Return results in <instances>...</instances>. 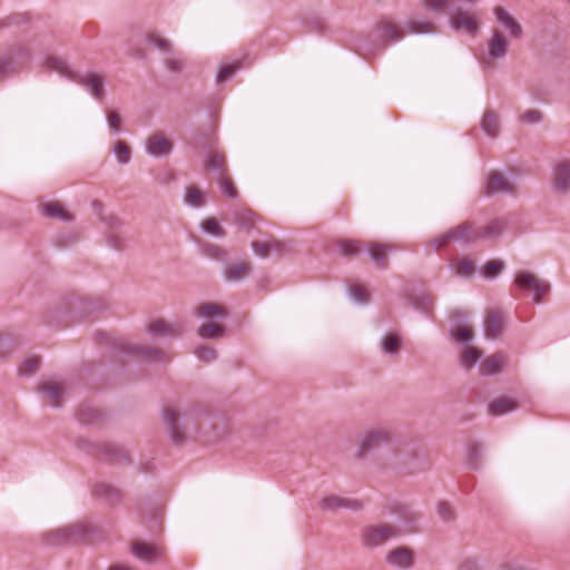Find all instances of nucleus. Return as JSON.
Here are the masks:
<instances>
[{"label":"nucleus","mask_w":570,"mask_h":570,"mask_svg":"<svg viewBox=\"0 0 570 570\" xmlns=\"http://www.w3.org/2000/svg\"><path fill=\"white\" fill-rule=\"evenodd\" d=\"M514 284L522 291H532L533 302L537 304L541 303L543 296L550 291V285L547 282L527 271L517 273Z\"/></svg>","instance_id":"nucleus-8"},{"label":"nucleus","mask_w":570,"mask_h":570,"mask_svg":"<svg viewBox=\"0 0 570 570\" xmlns=\"http://www.w3.org/2000/svg\"><path fill=\"white\" fill-rule=\"evenodd\" d=\"M405 27L412 33H434L436 31L435 24L429 20H410Z\"/></svg>","instance_id":"nucleus-41"},{"label":"nucleus","mask_w":570,"mask_h":570,"mask_svg":"<svg viewBox=\"0 0 570 570\" xmlns=\"http://www.w3.org/2000/svg\"><path fill=\"white\" fill-rule=\"evenodd\" d=\"M137 42L146 41L156 47L161 52L169 53L171 51V45L169 40L160 37L157 33H140L137 36Z\"/></svg>","instance_id":"nucleus-38"},{"label":"nucleus","mask_w":570,"mask_h":570,"mask_svg":"<svg viewBox=\"0 0 570 570\" xmlns=\"http://www.w3.org/2000/svg\"><path fill=\"white\" fill-rule=\"evenodd\" d=\"M252 248L255 252L256 255L261 257H267L271 253V250H282L283 245L278 240H271V242H259V240H253L252 242Z\"/></svg>","instance_id":"nucleus-40"},{"label":"nucleus","mask_w":570,"mask_h":570,"mask_svg":"<svg viewBox=\"0 0 570 570\" xmlns=\"http://www.w3.org/2000/svg\"><path fill=\"white\" fill-rule=\"evenodd\" d=\"M197 357L205 363H209L216 360L217 351L214 347L202 345L195 350Z\"/></svg>","instance_id":"nucleus-57"},{"label":"nucleus","mask_w":570,"mask_h":570,"mask_svg":"<svg viewBox=\"0 0 570 570\" xmlns=\"http://www.w3.org/2000/svg\"><path fill=\"white\" fill-rule=\"evenodd\" d=\"M114 153L117 157L118 163L127 164L131 158L130 147L124 140H118L114 146Z\"/></svg>","instance_id":"nucleus-53"},{"label":"nucleus","mask_w":570,"mask_h":570,"mask_svg":"<svg viewBox=\"0 0 570 570\" xmlns=\"http://www.w3.org/2000/svg\"><path fill=\"white\" fill-rule=\"evenodd\" d=\"M366 242L357 239H340L337 242L338 253L347 258H356L365 253Z\"/></svg>","instance_id":"nucleus-24"},{"label":"nucleus","mask_w":570,"mask_h":570,"mask_svg":"<svg viewBox=\"0 0 570 570\" xmlns=\"http://www.w3.org/2000/svg\"><path fill=\"white\" fill-rule=\"evenodd\" d=\"M173 142L161 131L154 132L146 142L147 153L154 157L168 156L173 151Z\"/></svg>","instance_id":"nucleus-15"},{"label":"nucleus","mask_w":570,"mask_h":570,"mask_svg":"<svg viewBox=\"0 0 570 570\" xmlns=\"http://www.w3.org/2000/svg\"><path fill=\"white\" fill-rule=\"evenodd\" d=\"M322 508L328 510H336L341 508H348L352 510H360L361 503L357 500H346L335 495L324 498L321 502Z\"/></svg>","instance_id":"nucleus-32"},{"label":"nucleus","mask_w":570,"mask_h":570,"mask_svg":"<svg viewBox=\"0 0 570 570\" xmlns=\"http://www.w3.org/2000/svg\"><path fill=\"white\" fill-rule=\"evenodd\" d=\"M39 392L46 394L51 406L60 407L62 405L63 391L58 384L53 382H46L39 386Z\"/></svg>","instance_id":"nucleus-29"},{"label":"nucleus","mask_w":570,"mask_h":570,"mask_svg":"<svg viewBox=\"0 0 570 570\" xmlns=\"http://www.w3.org/2000/svg\"><path fill=\"white\" fill-rule=\"evenodd\" d=\"M47 66L48 68L55 69L61 73H65L69 77V73L71 72L68 69V66L65 60L58 58V57H49L47 58Z\"/></svg>","instance_id":"nucleus-59"},{"label":"nucleus","mask_w":570,"mask_h":570,"mask_svg":"<svg viewBox=\"0 0 570 570\" xmlns=\"http://www.w3.org/2000/svg\"><path fill=\"white\" fill-rule=\"evenodd\" d=\"M31 60L30 50L24 46H14L0 55V80L24 69Z\"/></svg>","instance_id":"nucleus-5"},{"label":"nucleus","mask_w":570,"mask_h":570,"mask_svg":"<svg viewBox=\"0 0 570 570\" xmlns=\"http://www.w3.org/2000/svg\"><path fill=\"white\" fill-rule=\"evenodd\" d=\"M203 253L207 257L219 261V262H226L228 258L226 250L223 247L215 245V244H205L203 246Z\"/></svg>","instance_id":"nucleus-51"},{"label":"nucleus","mask_w":570,"mask_h":570,"mask_svg":"<svg viewBox=\"0 0 570 570\" xmlns=\"http://www.w3.org/2000/svg\"><path fill=\"white\" fill-rule=\"evenodd\" d=\"M206 157L204 159V171L206 175L214 174L222 177L229 173L226 154L217 147V139L210 138L205 146Z\"/></svg>","instance_id":"nucleus-6"},{"label":"nucleus","mask_w":570,"mask_h":570,"mask_svg":"<svg viewBox=\"0 0 570 570\" xmlns=\"http://www.w3.org/2000/svg\"><path fill=\"white\" fill-rule=\"evenodd\" d=\"M481 128L484 134L491 138H495L500 131L499 116L492 109H488L481 120Z\"/></svg>","instance_id":"nucleus-30"},{"label":"nucleus","mask_w":570,"mask_h":570,"mask_svg":"<svg viewBox=\"0 0 570 570\" xmlns=\"http://www.w3.org/2000/svg\"><path fill=\"white\" fill-rule=\"evenodd\" d=\"M216 181H217L222 193L224 194V196L232 198V199H235L238 197V191L232 180L229 173L222 177H216Z\"/></svg>","instance_id":"nucleus-42"},{"label":"nucleus","mask_w":570,"mask_h":570,"mask_svg":"<svg viewBox=\"0 0 570 570\" xmlns=\"http://www.w3.org/2000/svg\"><path fill=\"white\" fill-rule=\"evenodd\" d=\"M481 355L482 352L480 350L469 346L461 355V365L464 368L470 370L476 364Z\"/></svg>","instance_id":"nucleus-44"},{"label":"nucleus","mask_w":570,"mask_h":570,"mask_svg":"<svg viewBox=\"0 0 570 570\" xmlns=\"http://www.w3.org/2000/svg\"><path fill=\"white\" fill-rule=\"evenodd\" d=\"M423 8L436 13H449L451 0H421Z\"/></svg>","instance_id":"nucleus-47"},{"label":"nucleus","mask_w":570,"mask_h":570,"mask_svg":"<svg viewBox=\"0 0 570 570\" xmlns=\"http://www.w3.org/2000/svg\"><path fill=\"white\" fill-rule=\"evenodd\" d=\"M503 355L495 353L488 357L480 367V373L484 376H491L500 373L503 366Z\"/></svg>","instance_id":"nucleus-36"},{"label":"nucleus","mask_w":570,"mask_h":570,"mask_svg":"<svg viewBox=\"0 0 570 570\" xmlns=\"http://www.w3.org/2000/svg\"><path fill=\"white\" fill-rule=\"evenodd\" d=\"M203 229L210 234V235H214V236H224L225 235V232L224 229L219 226V224L217 223L216 219L214 218H208L206 219L204 223H203Z\"/></svg>","instance_id":"nucleus-60"},{"label":"nucleus","mask_w":570,"mask_h":570,"mask_svg":"<svg viewBox=\"0 0 570 570\" xmlns=\"http://www.w3.org/2000/svg\"><path fill=\"white\" fill-rule=\"evenodd\" d=\"M132 553L139 560L151 562L160 556V551L155 546H149L144 542H137L132 547Z\"/></svg>","instance_id":"nucleus-35"},{"label":"nucleus","mask_w":570,"mask_h":570,"mask_svg":"<svg viewBox=\"0 0 570 570\" xmlns=\"http://www.w3.org/2000/svg\"><path fill=\"white\" fill-rule=\"evenodd\" d=\"M163 416L171 442L178 446L183 445L186 436L184 432L179 430L177 411L173 407H166L163 412Z\"/></svg>","instance_id":"nucleus-17"},{"label":"nucleus","mask_w":570,"mask_h":570,"mask_svg":"<svg viewBox=\"0 0 570 570\" xmlns=\"http://www.w3.org/2000/svg\"><path fill=\"white\" fill-rule=\"evenodd\" d=\"M483 193L485 196L491 197L498 194H510L517 193V186L513 181L507 178L502 173L493 170L489 174L487 183L484 185Z\"/></svg>","instance_id":"nucleus-9"},{"label":"nucleus","mask_w":570,"mask_h":570,"mask_svg":"<svg viewBox=\"0 0 570 570\" xmlns=\"http://www.w3.org/2000/svg\"><path fill=\"white\" fill-rule=\"evenodd\" d=\"M92 495L97 499L105 500L109 504H117L122 499L121 491L109 483L96 484L92 489Z\"/></svg>","instance_id":"nucleus-23"},{"label":"nucleus","mask_w":570,"mask_h":570,"mask_svg":"<svg viewBox=\"0 0 570 570\" xmlns=\"http://www.w3.org/2000/svg\"><path fill=\"white\" fill-rule=\"evenodd\" d=\"M225 332L226 327L217 323H207L198 328V335L204 340L223 337Z\"/></svg>","instance_id":"nucleus-39"},{"label":"nucleus","mask_w":570,"mask_h":570,"mask_svg":"<svg viewBox=\"0 0 570 570\" xmlns=\"http://www.w3.org/2000/svg\"><path fill=\"white\" fill-rule=\"evenodd\" d=\"M396 249L397 247L394 244L366 242L364 254L370 256L376 268L386 269L389 267V254Z\"/></svg>","instance_id":"nucleus-10"},{"label":"nucleus","mask_w":570,"mask_h":570,"mask_svg":"<svg viewBox=\"0 0 570 570\" xmlns=\"http://www.w3.org/2000/svg\"><path fill=\"white\" fill-rule=\"evenodd\" d=\"M451 337L459 343H469L472 341L474 333L473 330L466 325L456 326L455 328H452Z\"/></svg>","instance_id":"nucleus-48"},{"label":"nucleus","mask_w":570,"mask_h":570,"mask_svg":"<svg viewBox=\"0 0 570 570\" xmlns=\"http://www.w3.org/2000/svg\"><path fill=\"white\" fill-rule=\"evenodd\" d=\"M519 407L518 402L508 396H499L489 403V414L493 416L504 415Z\"/></svg>","instance_id":"nucleus-25"},{"label":"nucleus","mask_w":570,"mask_h":570,"mask_svg":"<svg viewBox=\"0 0 570 570\" xmlns=\"http://www.w3.org/2000/svg\"><path fill=\"white\" fill-rule=\"evenodd\" d=\"M120 225V222L115 220V225L111 226V232L107 237V243L110 247L121 250L124 248V240L120 234L117 230V227Z\"/></svg>","instance_id":"nucleus-55"},{"label":"nucleus","mask_w":570,"mask_h":570,"mask_svg":"<svg viewBox=\"0 0 570 570\" xmlns=\"http://www.w3.org/2000/svg\"><path fill=\"white\" fill-rule=\"evenodd\" d=\"M412 305L414 308L428 314L433 308L434 298L429 294L413 296Z\"/></svg>","instance_id":"nucleus-49"},{"label":"nucleus","mask_w":570,"mask_h":570,"mask_svg":"<svg viewBox=\"0 0 570 570\" xmlns=\"http://www.w3.org/2000/svg\"><path fill=\"white\" fill-rule=\"evenodd\" d=\"M39 209L43 216L50 219H58L70 223L75 219L73 215L67 212L59 202H48L39 205Z\"/></svg>","instance_id":"nucleus-22"},{"label":"nucleus","mask_w":570,"mask_h":570,"mask_svg":"<svg viewBox=\"0 0 570 570\" xmlns=\"http://www.w3.org/2000/svg\"><path fill=\"white\" fill-rule=\"evenodd\" d=\"M449 22H450V27L453 30H456V31L464 30L470 36H475L480 29L478 19L469 11H464L462 9H458L450 17Z\"/></svg>","instance_id":"nucleus-13"},{"label":"nucleus","mask_w":570,"mask_h":570,"mask_svg":"<svg viewBox=\"0 0 570 570\" xmlns=\"http://www.w3.org/2000/svg\"><path fill=\"white\" fill-rule=\"evenodd\" d=\"M373 43L367 46V42L361 43L360 49H364L367 52L381 50L386 47L390 42H395L404 37V31L397 27L392 20L387 18L381 19L373 31L371 32Z\"/></svg>","instance_id":"nucleus-3"},{"label":"nucleus","mask_w":570,"mask_h":570,"mask_svg":"<svg viewBox=\"0 0 570 570\" xmlns=\"http://www.w3.org/2000/svg\"><path fill=\"white\" fill-rule=\"evenodd\" d=\"M390 442V433L384 429L366 431L361 439L357 456L363 459L368 454L379 451L381 448L389 445Z\"/></svg>","instance_id":"nucleus-7"},{"label":"nucleus","mask_w":570,"mask_h":570,"mask_svg":"<svg viewBox=\"0 0 570 570\" xmlns=\"http://www.w3.org/2000/svg\"><path fill=\"white\" fill-rule=\"evenodd\" d=\"M97 529L83 521L50 530L42 534V541L51 547L89 544Z\"/></svg>","instance_id":"nucleus-1"},{"label":"nucleus","mask_w":570,"mask_h":570,"mask_svg":"<svg viewBox=\"0 0 570 570\" xmlns=\"http://www.w3.org/2000/svg\"><path fill=\"white\" fill-rule=\"evenodd\" d=\"M504 268V263L499 259H492L484 264L482 267V274L487 278H494L498 276Z\"/></svg>","instance_id":"nucleus-52"},{"label":"nucleus","mask_w":570,"mask_h":570,"mask_svg":"<svg viewBox=\"0 0 570 570\" xmlns=\"http://www.w3.org/2000/svg\"><path fill=\"white\" fill-rule=\"evenodd\" d=\"M504 219H493L485 226L480 227L481 240L500 237L507 228Z\"/></svg>","instance_id":"nucleus-33"},{"label":"nucleus","mask_w":570,"mask_h":570,"mask_svg":"<svg viewBox=\"0 0 570 570\" xmlns=\"http://www.w3.org/2000/svg\"><path fill=\"white\" fill-rule=\"evenodd\" d=\"M148 331L155 336H170L176 337L181 335L183 328L178 323H169L163 318L153 321L149 324Z\"/></svg>","instance_id":"nucleus-20"},{"label":"nucleus","mask_w":570,"mask_h":570,"mask_svg":"<svg viewBox=\"0 0 570 570\" xmlns=\"http://www.w3.org/2000/svg\"><path fill=\"white\" fill-rule=\"evenodd\" d=\"M195 314L198 317H204V318H208V320H212L215 317L226 318L228 316V312L226 311V308L224 306H222L217 303H213V302L200 304L196 308Z\"/></svg>","instance_id":"nucleus-27"},{"label":"nucleus","mask_w":570,"mask_h":570,"mask_svg":"<svg viewBox=\"0 0 570 570\" xmlns=\"http://www.w3.org/2000/svg\"><path fill=\"white\" fill-rule=\"evenodd\" d=\"M401 347V336L396 333H390L382 340V350L386 354L397 353Z\"/></svg>","instance_id":"nucleus-45"},{"label":"nucleus","mask_w":570,"mask_h":570,"mask_svg":"<svg viewBox=\"0 0 570 570\" xmlns=\"http://www.w3.org/2000/svg\"><path fill=\"white\" fill-rule=\"evenodd\" d=\"M509 42L504 35L499 30H493L487 45L488 57L491 60H499L507 56Z\"/></svg>","instance_id":"nucleus-19"},{"label":"nucleus","mask_w":570,"mask_h":570,"mask_svg":"<svg viewBox=\"0 0 570 570\" xmlns=\"http://www.w3.org/2000/svg\"><path fill=\"white\" fill-rule=\"evenodd\" d=\"M551 187L557 194H567L570 190V160H561L554 165Z\"/></svg>","instance_id":"nucleus-14"},{"label":"nucleus","mask_w":570,"mask_h":570,"mask_svg":"<svg viewBox=\"0 0 570 570\" xmlns=\"http://www.w3.org/2000/svg\"><path fill=\"white\" fill-rule=\"evenodd\" d=\"M250 271L252 266L246 262L227 264L224 271V277L228 282H239L245 278Z\"/></svg>","instance_id":"nucleus-28"},{"label":"nucleus","mask_w":570,"mask_h":570,"mask_svg":"<svg viewBox=\"0 0 570 570\" xmlns=\"http://www.w3.org/2000/svg\"><path fill=\"white\" fill-rule=\"evenodd\" d=\"M68 314H69L68 308H61V307L50 308L43 314V323H46L47 325H50V326L65 327V326H67V323H65V320L68 316Z\"/></svg>","instance_id":"nucleus-34"},{"label":"nucleus","mask_w":570,"mask_h":570,"mask_svg":"<svg viewBox=\"0 0 570 570\" xmlns=\"http://www.w3.org/2000/svg\"><path fill=\"white\" fill-rule=\"evenodd\" d=\"M451 229L454 233V242L472 244L481 240L480 227L475 226L473 222L465 220Z\"/></svg>","instance_id":"nucleus-18"},{"label":"nucleus","mask_w":570,"mask_h":570,"mask_svg":"<svg viewBox=\"0 0 570 570\" xmlns=\"http://www.w3.org/2000/svg\"><path fill=\"white\" fill-rule=\"evenodd\" d=\"M185 202L193 207H200L205 204L203 193L196 187H187Z\"/></svg>","instance_id":"nucleus-54"},{"label":"nucleus","mask_w":570,"mask_h":570,"mask_svg":"<svg viewBox=\"0 0 570 570\" xmlns=\"http://www.w3.org/2000/svg\"><path fill=\"white\" fill-rule=\"evenodd\" d=\"M107 121H108V126L112 132H116V134L119 132L121 118L118 112L108 111L107 112Z\"/></svg>","instance_id":"nucleus-64"},{"label":"nucleus","mask_w":570,"mask_h":570,"mask_svg":"<svg viewBox=\"0 0 570 570\" xmlns=\"http://www.w3.org/2000/svg\"><path fill=\"white\" fill-rule=\"evenodd\" d=\"M454 233H452V229H448L445 233L434 237L433 239H431L430 242V246L434 249V250H440L441 248L448 246V244L451 242V240H454V236H453Z\"/></svg>","instance_id":"nucleus-56"},{"label":"nucleus","mask_w":570,"mask_h":570,"mask_svg":"<svg viewBox=\"0 0 570 570\" xmlns=\"http://www.w3.org/2000/svg\"><path fill=\"white\" fill-rule=\"evenodd\" d=\"M466 464L471 470L480 468L482 456V445L475 440H469L466 443Z\"/></svg>","instance_id":"nucleus-37"},{"label":"nucleus","mask_w":570,"mask_h":570,"mask_svg":"<svg viewBox=\"0 0 570 570\" xmlns=\"http://www.w3.org/2000/svg\"><path fill=\"white\" fill-rule=\"evenodd\" d=\"M255 214L250 209H242L234 214V222L240 228L249 230L254 226Z\"/></svg>","instance_id":"nucleus-43"},{"label":"nucleus","mask_w":570,"mask_h":570,"mask_svg":"<svg viewBox=\"0 0 570 570\" xmlns=\"http://www.w3.org/2000/svg\"><path fill=\"white\" fill-rule=\"evenodd\" d=\"M505 316L500 309H489L484 320V332L488 337L497 338L504 330Z\"/></svg>","instance_id":"nucleus-16"},{"label":"nucleus","mask_w":570,"mask_h":570,"mask_svg":"<svg viewBox=\"0 0 570 570\" xmlns=\"http://www.w3.org/2000/svg\"><path fill=\"white\" fill-rule=\"evenodd\" d=\"M39 366H40L39 357L35 356V357L27 358L20 367V373L24 374V375H30L33 372H36L39 368Z\"/></svg>","instance_id":"nucleus-62"},{"label":"nucleus","mask_w":570,"mask_h":570,"mask_svg":"<svg viewBox=\"0 0 570 570\" xmlns=\"http://www.w3.org/2000/svg\"><path fill=\"white\" fill-rule=\"evenodd\" d=\"M100 342H105L114 351L134 356L135 358L148 362H169L170 357L157 347L130 344L124 338L114 337L108 333L100 332L97 335Z\"/></svg>","instance_id":"nucleus-2"},{"label":"nucleus","mask_w":570,"mask_h":570,"mask_svg":"<svg viewBox=\"0 0 570 570\" xmlns=\"http://www.w3.org/2000/svg\"><path fill=\"white\" fill-rule=\"evenodd\" d=\"M80 448H88V452L99 460L111 464H130L131 459L129 452L115 443H90L86 440L79 441Z\"/></svg>","instance_id":"nucleus-4"},{"label":"nucleus","mask_w":570,"mask_h":570,"mask_svg":"<svg viewBox=\"0 0 570 570\" xmlns=\"http://www.w3.org/2000/svg\"><path fill=\"white\" fill-rule=\"evenodd\" d=\"M543 115L537 109L525 111L520 116V120L528 124H538L542 120Z\"/></svg>","instance_id":"nucleus-63"},{"label":"nucleus","mask_w":570,"mask_h":570,"mask_svg":"<svg viewBox=\"0 0 570 570\" xmlns=\"http://www.w3.org/2000/svg\"><path fill=\"white\" fill-rule=\"evenodd\" d=\"M242 67V60H237L233 63L222 66L217 72V81L225 82L229 80L235 75V72L239 70Z\"/></svg>","instance_id":"nucleus-46"},{"label":"nucleus","mask_w":570,"mask_h":570,"mask_svg":"<svg viewBox=\"0 0 570 570\" xmlns=\"http://www.w3.org/2000/svg\"><path fill=\"white\" fill-rule=\"evenodd\" d=\"M29 22L27 13H12L6 18L0 19V31L12 26H20Z\"/></svg>","instance_id":"nucleus-50"},{"label":"nucleus","mask_w":570,"mask_h":570,"mask_svg":"<svg viewBox=\"0 0 570 570\" xmlns=\"http://www.w3.org/2000/svg\"><path fill=\"white\" fill-rule=\"evenodd\" d=\"M455 269L460 276H471L474 273L475 267L471 261L463 258L458 262Z\"/></svg>","instance_id":"nucleus-61"},{"label":"nucleus","mask_w":570,"mask_h":570,"mask_svg":"<svg viewBox=\"0 0 570 570\" xmlns=\"http://www.w3.org/2000/svg\"><path fill=\"white\" fill-rule=\"evenodd\" d=\"M438 513L440 518L445 522H450L455 519V512L452 505L444 501L438 504Z\"/></svg>","instance_id":"nucleus-58"},{"label":"nucleus","mask_w":570,"mask_h":570,"mask_svg":"<svg viewBox=\"0 0 570 570\" xmlns=\"http://www.w3.org/2000/svg\"><path fill=\"white\" fill-rule=\"evenodd\" d=\"M104 413L89 404H82L77 411V419L81 424H95L102 420Z\"/></svg>","instance_id":"nucleus-31"},{"label":"nucleus","mask_w":570,"mask_h":570,"mask_svg":"<svg viewBox=\"0 0 570 570\" xmlns=\"http://www.w3.org/2000/svg\"><path fill=\"white\" fill-rule=\"evenodd\" d=\"M397 535V528L390 524H381L367 528L363 533V541L367 547H377L385 543L390 538Z\"/></svg>","instance_id":"nucleus-12"},{"label":"nucleus","mask_w":570,"mask_h":570,"mask_svg":"<svg viewBox=\"0 0 570 570\" xmlns=\"http://www.w3.org/2000/svg\"><path fill=\"white\" fill-rule=\"evenodd\" d=\"M386 560L393 566L409 569L413 566V553L407 548H397L387 554Z\"/></svg>","instance_id":"nucleus-26"},{"label":"nucleus","mask_w":570,"mask_h":570,"mask_svg":"<svg viewBox=\"0 0 570 570\" xmlns=\"http://www.w3.org/2000/svg\"><path fill=\"white\" fill-rule=\"evenodd\" d=\"M69 78L87 88L90 94L99 101H102L105 98V85L104 78L95 72L81 75L79 72H70Z\"/></svg>","instance_id":"nucleus-11"},{"label":"nucleus","mask_w":570,"mask_h":570,"mask_svg":"<svg viewBox=\"0 0 570 570\" xmlns=\"http://www.w3.org/2000/svg\"><path fill=\"white\" fill-rule=\"evenodd\" d=\"M495 18L501 22L510 33L511 38L521 39L523 36V29L521 24L502 7H495L493 10Z\"/></svg>","instance_id":"nucleus-21"}]
</instances>
